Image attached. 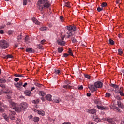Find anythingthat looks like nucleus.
<instances>
[{
    "label": "nucleus",
    "mask_w": 124,
    "mask_h": 124,
    "mask_svg": "<svg viewBox=\"0 0 124 124\" xmlns=\"http://www.w3.org/2000/svg\"><path fill=\"white\" fill-rule=\"evenodd\" d=\"M38 6L40 11H43L51 6V3L48 0H39L38 1Z\"/></svg>",
    "instance_id": "obj_1"
},
{
    "label": "nucleus",
    "mask_w": 124,
    "mask_h": 124,
    "mask_svg": "<svg viewBox=\"0 0 124 124\" xmlns=\"http://www.w3.org/2000/svg\"><path fill=\"white\" fill-rule=\"evenodd\" d=\"M10 106L11 109H13L15 111H16V112H21V108H19V107H17L18 106V104L14 103V102H11L10 103Z\"/></svg>",
    "instance_id": "obj_2"
},
{
    "label": "nucleus",
    "mask_w": 124,
    "mask_h": 124,
    "mask_svg": "<svg viewBox=\"0 0 124 124\" xmlns=\"http://www.w3.org/2000/svg\"><path fill=\"white\" fill-rule=\"evenodd\" d=\"M0 46L2 49H6L8 48L9 44L4 40H2L0 41Z\"/></svg>",
    "instance_id": "obj_3"
},
{
    "label": "nucleus",
    "mask_w": 124,
    "mask_h": 124,
    "mask_svg": "<svg viewBox=\"0 0 124 124\" xmlns=\"http://www.w3.org/2000/svg\"><path fill=\"white\" fill-rule=\"evenodd\" d=\"M15 115H16V112L13 110H10L9 113V119L12 120H15Z\"/></svg>",
    "instance_id": "obj_4"
},
{
    "label": "nucleus",
    "mask_w": 124,
    "mask_h": 124,
    "mask_svg": "<svg viewBox=\"0 0 124 124\" xmlns=\"http://www.w3.org/2000/svg\"><path fill=\"white\" fill-rule=\"evenodd\" d=\"M27 107H28V104H27V103H22L20 104V107L19 108L20 109V112H21V111L22 110L24 111V110H26Z\"/></svg>",
    "instance_id": "obj_5"
},
{
    "label": "nucleus",
    "mask_w": 124,
    "mask_h": 124,
    "mask_svg": "<svg viewBox=\"0 0 124 124\" xmlns=\"http://www.w3.org/2000/svg\"><path fill=\"white\" fill-rule=\"evenodd\" d=\"M88 88L91 91V92H95L97 91L96 87L93 84H89L88 85Z\"/></svg>",
    "instance_id": "obj_6"
},
{
    "label": "nucleus",
    "mask_w": 124,
    "mask_h": 124,
    "mask_svg": "<svg viewBox=\"0 0 124 124\" xmlns=\"http://www.w3.org/2000/svg\"><path fill=\"white\" fill-rule=\"evenodd\" d=\"M95 87L96 88V90L97 88L100 89L103 86V83L101 81H97L94 83Z\"/></svg>",
    "instance_id": "obj_7"
},
{
    "label": "nucleus",
    "mask_w": 124,
    "mask_h": 124,
    "mask_svg": "<svg viewBox=\"0 0 124 124\" xmlns=\"http://www.w3.org/2000/svg\"><path fill=\"white\" fill-rule=\"evenodd\" d=\"M66 29H67L68 31H76V27L74 25L67 26L66 27Z\"/></svg>",
    "instance_id": "obj_8"
},
{
    "label": "nucleus",
    "mask_w": 124,
    "mask_h": 124,
    "mask_svg": "<svg viewBox=\"0 0 124 124\" xmlns=\"http://www.w3.org/2000/svg\"><path fill=\"white\" fill-rule=\"evenodd\" d=\"M61 40L62 41H58V44L61 46H64V44H65V42L63 41L64 40V37H61Z\"/></svg>",
    "instance_id": "obj_9"
},
{
    "label": "nucleus",
    "mask_w": 124,
    "mask_h": 124,
    "mask_svg": "<svg viewBox=\"0 0 124 124\" xmlns=\"http://www.w3.org/2000/svg\"><path fill=\"white\" fill-rule=\"evenodd\" d=\"M14 85L15 86V87H16L17 88L20 89H21V86H23V81L20 80L19 82H17V83H15Z\"/></svg>",
    "instance_id": "obj_10"
},
{
    "label": "nucleus",
    "mask_w": 124,
    "mask_h": 124,
    "mask_svg": "<svg viewBox=\"0 0 124 124\" xmlns=\"http://www.w3.org/2000/svg\"><path fill=\"white\" fill-rule=\"evenodd\" d=\"M96 109H91L90 110H88V113H89V114H96Z\"/></svg>",
    "instance_id": "obj_11"
},
{
    "label": "nucleus",
    "mask_w": 124,
    "mask_h": 124,
    "mask_svg": "<svg viewBox=\"0 0 124 124\" xmlns=\"http://www.w3.org/2000/svg\"><path fill=\"white\" fill-rule=\"evenodd\" d=\"M24 93L27 96H31V91L26 90L24 92Z\"/></svg>",
    "instance_id": "obj_12"
},
{
    "label": "nucleus",
    "mask_w": 124,
    "mask_h": 124,
    "mask_svg": "<svg viewBox=\"0 0 124 124\" xmlns=\"http://www.w3.org/2000/svg\"><path fill=\"white\" fill-rule=\"evenodd\" d=\"M26 52L28 53H34V49L31 48H27L26 49Z\"/></svg>",
    "instance_id": "obj_13"
},
{
    "label": "nucleus",
    "mask_w": 124,
    "mask_h": 124,
    "mask_svg": "<svg viewBox=\"0 0 124 124\" xmlns=\"http://www.w3.org/2000/svg\"><path fill=\"white\" fill-rule=\"evenodd\" d=\"M45 98L48 101H51V100H52V95L51 94L46 95Z\"/></svg>",
    "instance_id": "obj_14"
},
{
    "label": "nucleus",
    "mask_w": 124,
    "mask_h": 124,
    "mask_svg": "<svg viewBox=\"0 0 124 124\" xmlns=\"http://www.w3.org/2000/svg\"><path fill=\"white\" fill-rule=\"evenodd\" d=\"M37 112L39 115H41V116H44L45 115V112L44 111L41 110H37Z\"/></svg>",
    "instance_id": "obj_15"
},
{
    "label": "nucleus",
    "mask_w": 124,
    "mask_h": 124,
    "mask_svg": "<svg viewBox=\"0 0 124 124\" xmlns=\"http://www.w3.org/2000/svg\"><path fill=\"white\" fill-rule=\"evenodd\" d=\"M106 120L108 122V123H109V124H112V123H115V122H114V121H113V119L111 118H106Z\"/></svg>",
    "instance_id": "obj_16"
},
{
    "label": "nucleus",
    "mask_w": 124,
    "mask_h": 124,
    "mask_svg": "<svg viewBox=\"0 0 124 124\" xmlns=\"http://www.w3.org/2000/svg\"><path fill=\"white\" fill-rule=\"evenodd\" d=\"M97 108H98L100 110H106V108L104 107V106H103L97 105Z\"/></svg>",
    "instance_id": "obj_17"
},
{
    "label": "nucleus",
    "mask_w": 124,
    "mask_h": 124,
    "mask_svg": "<svg viewBox=\"0 0 124 124\" xmlns=\"http://www.w3.org/2000/svg\"><path fill=\"white\" fill-rule=\"evenodd\" d=\"M13 58V56L10 54H8L7 56L3 57L4 59H12Z\"/></svg>",
    "instance_id": "obj_18"
},
{
    "label": "nucleus",
    "mask_w": 124,
    "mask_h": 124,
    "mask_svg": "<svg viewBox=\"0 0 124 124\" xmlns=\"http://www.w3.org/2000/svg\"><path fill=\"white\" fill-rule=\"evenodd\" d=\"M39 94L41 96L43 97L46 94L45 93V92L44 91H39Z\"/></svg>",
    "instance_id": "obj_19"
},
{
    "label": "nucleus",
    "mask_w": 124,
    "mask_h": 124,
    "mask_svg": "<svg viewBox=\"0 0 124 124\" xmlns=\"http://www.w3.org/2000/svg\"><path fill=\"white\" fill-rule=\"evenodd\" d=\"M67 34H68L67 36V38H70V37H71V36H73V34H72V33H71L70 31L67 32Z\"/></svg>",
    "instance_id": "obj_20"
},
{
    "label": "nucleus",
    "mask_w": 124,
    "mask_h": 124,
    "mask_svg": "<svg viewBox=\"0 0 124 124\" xmlns=\"http://www.w3.org/2000/svg\"><path fill=\"white\" fill-rule=\"evenodd\" d=\"M25 42H26V43H29L30 42V37H29V36H26L25 37Z\"/></svg>",
    "instance_id": "obj_21"
},
{
    "label": "nucleus",
    "mask_w": 124,
    "mask_h": 124,
    "mask_svg": "<svg viewBox=\"0 0 124 124\" xmlns=\"http://www.w3.org/2000/svg\"><path fill=\"white\" fill-rule=\"evenodd\" d=\"M117 103L118 107H119L120 108H124V106L123 105V104H122V102L121 101H118Z\"/></svg>",
    "instance_id": "obj_22"
},
{
    "label": "nucleus",
    "mask_w": 124,
    "mask_h": 124,
    "mask_svg": "<svg viewBox=\"0 0 124 124\" xmlns=\"http://www.w3.org/2000/svg\"><path fill=\"white\" fill-rule=\"evenodd\" d=\"M33 22L37 25H40V22H39V21H38L35 18H33Z\"/></svg>",
    "instance_id": "obj_23"
},
{
    "label": "nucleus",
    "mask_w": 124,
    "mask_h": 124,
    "mask_svg": "<svg viewBox=\"0 0 124 124\" xmlns=\"http://www.w3.org/2000/svg\"><path fill=\"white\" fill-rule=\"evenodd\" d=\"M64 6H66V7H68V8H70V7H71L70 6V3L69 2H65Z\"/></svg>",
    "instance_id": "obj_24"
},
{
    "label": "nucleus",
    "mask_w": 124,
    "mask_h": 124,
    "mask_svg": "<svg viewBox=\"0 0 124 124\" xmlns=\"http://www.w3.org/2000/svg\"><path fill=\"white\" fill-rule=\"evenodd\" d=\"M110 86L112 87V88H114V89H118L119 88V86H118L117 84L111 83L110 84Z\"/></svg>",
    "instance_id": "obj_25"
},
{
    "label": "nucleus",
    "mask_w": 124,
    "mask_h": 124,
    "mask_svg": "<svg viewBox=\"0 0 124 124\" xmlns=\"http://www.w3.org/2000/svg\"><path fill=\"white\" fill-rule=\"evenodd\" d=\"M48 30V28L45 27H42L40 28V31H47Z\"/></svg>",
    "instance_id": "obj_26"
},
{
    "label": "nucleus",
    "mask_w": 124,
    "mask_h": 124,
    "mask_svg": "<svg viewBox=\"0 0 124 124\" xmlns=\"http://www.w3.org/2000/svg\"><path fill=\"white\" fill-rule=\"evenodd\" d=\"M37 48H38V49H40V50H43V46L41 44L37 45Z\"/></svg>",
    "instance_id": "obj_27"
},
{
    "label": "nucleus",
    "mask_w": 124,
    "mask_h": 124,
    "mask_svg": "<svg viewBox=\"0 0 124 124\" xmlns=\"http://www.w3.org/2000/svg\"><path fill=\"white\" fill-rule=\"evenodd\" d=\"M100 120V119H99V118H98L97 116L93 117V120L95 121V122H97V123H98V122H99Z\"/></svg>",
    "instance_id": "obj_28"
},
{
    "label": "nucleus",
    "mask_w": 124,
    "mask_h": 124,
    "mask_svg": "<svg viewBox=\"0 0 124 124\" xmlns=\"http://www.w3.org/2000/svg\"><path fill=\"white\" fill-rule=\"evenodd\" d=\"M33 121L35 122H37L39 121V118L38 117H34L33 118Z\"/></svg>",
    "instance_id": "obj_29"
},
{
    "label": "nucleus",
    "mask_w": 124,
    "mask_h": 124,
    "mask_svg": "<svg viewBox=\"0 0 124 124\" xmlns=\"http://www.w3.org/2000/svg\"><path fill=\"white\" fill-rule=\"evenodd\" d=\"M71 40L73 43H76V42H78V41L74 37L72 38Z\"/></svg>",
    "instance_id": "obj_30"
},
{
    "label": "nucleus",
    "mask_w": 124,
    "mask_h": 124,
    "mask_svg": "<svg viewBox=\"0 0 124 124\" xmlns=\"http://www.w3.org/2000/svg\"><path fill=\"white\" fill-rule=\"evenodd\" d=\"M0 107H4L5 109H6V105H4L3 103H1V102H0Z\"/></svg>",
    "instance_id": "obj_31"
},
{
    "label": "nucleus",
    "mask_w": 124,
    "mask_h": 124,
    "mask_svg": "<svg viewBox=\"0 0 124 124\" xmlns=\"http://www.w3.org/2000/svg\"><path fill=\"white\" fill-rule=\"evenodd\" d=\"M32 103H34V104H38V103H39V99L33 100Z\"/></svg>",
    "instance_id": "obj_32"
},
{
    "label": "nucleus",
    "mask_w": 124,
    "mask_h": 124,
    "mask_svg": "<svg viewBox=\"0 0 124 124\" xmlns=\"http://www.w3.org/2000/svg\"><path fill=\"white\" fill-rule=\"evenodd\" d=\"M3 117L4 118L5 120H6V121H7V122H8L9 118H8V117H7V115H6V114H4L3 115Z\"/></svg>",
    "instance_id": "obj_33"
},
{
    "label": "nucleus",
    "mask_w": 124,
    "mask_h": 124,
    "mask_svg": "<svg viewBox=\"0 0 124 124\" xmlns=\"http://www.w3.org/2000/svg\"><path fill=\"white\" fill-rule=\"evenodd\" d=\"M115 97L117 99V100H122V98H121V96L119 95H115Z\"/></svg>",
    "instance_id": "obj_34"
},
{
    "label": "nucleus",
    "mask_w": 124,
    "mask_h": 124,
    "mask_svg": "<svg viewBox=\"0 0 124 124\" xmlns=\"http://www.w3.org/2000/svg\"><path fill=\"white\" fill-rule=\"evenodd\" d=\"M106 6H107V3L106 2L102 3L101 7H102V8H103V7H106Z\"/></svg>",
    "instance_id": "obj_35"
},
{
    "label": "nucleus",
    "mask_w": 124,
    "mask_h": 124,
    "mask_svg": "<svg viewBox=\"0 0 124 124\" xmlns=\"http://www.w3.org/2000/svg\"><path fill=\"white\" fill-rule=\"evenodd\" d=\"M109 44H110V45H114V44H115V42H114L113 40L109 39Z\"/></svg>",
    "instance_id": "obj_36"
},
{
    "label": "nucleus",
    "mask_w": 124,
    "mask_h": 124,
    "mask_svg": "<svg viewBox=\"0 0 124 124\" xmlns=\"http://www.w3.org/2000/svg\"><path fill=\"white\" fill-rule=\"evenodd\" d=\"M63 88H64V89H70L71 86L70 85H64L63 86Z\"/></svg>",
    "instance_id": "obj_37"
},
{
    "label": "nucleus",
    "mask_w": 124,
    "mask_h": 124,
    "mask_svg": "<svg viewBox=\"0 0 124 124\" xmlns=\"http://www.w3.org/2000/svg\"><path fill=\"white\" fill-rule=\"evenodd\" d=\"M54 73H55V74H58L59 75H60V74H62V73H61V71L60 70H55Z\"/></svg>",
    "instance_id": "obj_38"
},
{
    "label": "nucleus",
    "mask_w": 124,
    "mask_h": 124,
    "mask_svg": "<svg viewBox=\"0 0 124 124\" xmlns=\"http://www.w3.org/2000/svg\"><path fill=\"white\" fill-rule=\"evenodd\" d=\"M58 53H62V52H63V49H62V48L59 47L58 48Z\"/></svg>",
    "instance_id": "obj_39"
},
{
    "label": "nucleus",
    "mask_w": 124,
    "mask_h": 124,
    "mask_svg": "<svg viewBox=\"0 0 124 124\" xmlns=\"http://www.w3.org/2000/svg\"><path fill=\"white\" fill-rule=\"evenodd\" d=\"M118 54L120 56H122V55L123 54V50H122V49H118Z\"/></svg>",
    "instance_id": "obj_40"
},
{
    "label": "nucleus",
    "mask_w": 124,
    "mask_h": 124,
    "mask_svg": "<svg viewBox=\"0 0 124 124\" xmlns=\"http://www.w3.org/2000/svg\"><path fill=\"white\" fill-rule=\"evenodd\" d=\"M0 83H2V84H4V83H6V80L4 79H0Z\"/></svg>",
    "instance_id": "obj_41"
},
{
    "label": "nucleus",
    "mask_w": 124,
    "mask_h": 124,
    "mask_svg": "<svg viewBox=\"0 0 124 124\" xmlns=\"http://www.w3.org/2000/svg\"><path fill=\"white\" fill-rule=\"evenodd\" d=\"M84 76H85V78L89 79V80H90V79H91V76H90V75H89L88 74H84Z\"/></svg>",
    "instance_id": "obj_42"
},
{
    "label": "nucleus",
    "mask_w": 124,
    "mask_h": 124,
    "mask_svg": "<svg viewBox=\"0 0 124 124\" xmlns=\"http://www.w3.org/2000/svg\"><path fill=\"white\" fill-rule=\"evenodd\" d=\"M68 53H69V55L73 57V53H72V51H71V49H69Z\"/></svg>",
    "instance_id": "obj_43"
},
{
    "label": "nucleus",
    "mask_w": 124,
    "mask_h": 124,
    "mask_svg": "<svg viewBox=\"0 0 124 124\" xmlns=\"http://www.w3.org/2000/svg\"><path fill=\"white\" fill-rule=\"evenodd\" d=\"M111 96V93H106V97H110Z\"/></svg>",
    "instance_id": "obj_44"
},
{
    "label": "nucleus",
    "mask_w": 124,
    "mask_h": 124,
    "mask_svg": "<svg viewBox=\"0 0 124 124\" xmlns=\"http://www.w3.org/2000/svg\"><path fill=\"white\" fill-rule=\"evenodd\" d=\"M97 10L98 12H100V11H102V10H103V8L99 7L97 8Z\"/></svg>",
    "instance_id": "obj_45"
},
{
    "label": "nucleus",
    "mask_w": 124,
    "mask_h": 124,
    "mask_svg": "<svg viewBox=\"0 0 124 124\" xmlns=\"http://www.w3.org/2000/svg\"><path fill=\"white\" fill-rule=\"evenodd\" d=\"M15 76H16V77H24L23 75L21 74H16L15 75Z\"/></svg>",
    "instance_id": "obj_46"
},
{
    "label": "nucleus",
    "mask_w": 124,
    "mask_h": 124,
    "mask_svg": "<svg viewBox=\"0 0 124 124\" xmlns=\"http://www.w3.org/2000/svg\"><path fill=\"white\" fill-rule=\"evenodd\" d=\"M23 38V36H22V35H19L18 37H17V40H18V41H20V40Z\"/></svg>",
    "instance_id": "obj_47"
},
{
    "label": "nucleus",
    "mask_w": 124,
    "mask_h": 124,
    "mask_svg": "<svg viewBox=\"0 0 124 124\" xmlns=\"http://www.w3.org/2000/svg\"><path fill=\"white\" fill-rule=\"evenodd\" d=\"M28 0H23V5H27V4H28Z\"/></svg>",
    "instance_id": "obj_48"
},
{
    "label": "nucleus",
    "mask_w": 124,
    "mask_h": 124,
    "mask_svg": "<svg viewBox=\"0 0 124 124\" xmlns=\"http://www.w3.org/2000/svg\"><path fill=\"white\" fill-rule=\"evenodd\" d=\"M35 86H36L37 87H38L39 88H40L41 87V84H40L37 82H35Z\"/></svg>",
    "instance_id": "obj_49"
},
{
    "label": "nucleus",
    "mask_w": 124,
    "mask_h": 124,
    "mask_svg": "<svg viewBox=\"0 0 124 124\" xmlns=\"http://www.w3.org/2000/svg\"><path fill=\"white\" fill-rule=\"evenodd\" d=\"M60 19L61 20V22H63V21H64L63 16H60Z\"/></svg>",
    "instance_id": "obj_50"
},
{
    "label": "nucleus",
    "mask_w": 124,
    "mask_h": 124,
    "mask_svg": "<svg viewBox=\"0 0 124 124\" xmlns=\"http://www.w3.org/2000/svg\"><path fill=\"white\" fill-rule=\"evenodd\" d=\"M8 33L9 35H11V34H12L13 33V31L10 30L8 31Z\"/></svg>",
    "instance_id": "obj_51"
},
{
    "label": "nucleus",
    "mask_w": 124,
    "mask_h": 124,
    "mask_svg": "<svg viewBox=\"0 0 124 124\" xmlns=\"http://www.w3.org/2000/svg\"><path fill=\"white\" fill-rule=\"evenodd\" d=\"M54 101L55 103H59L60 102V100L59 99H54Z\"/></svg>",
    "instance_id": "obj_52"
},
{
    "label": "nucleus",
    "mask_w": 124,
    "mask_h": 124,
    "mask_svg": "<svg viewBox=\"0 0 124 124\" xmlns=\"http://www.w3.org/2000/svg\"><path fill=\"white\" fill-rule=\"evenodd\" d=\"M0 112H4V109L1 107H0Z\"/></svg>",
    "instance_id": "obj_53"
},
{
    "label": "nucleus",
    "mask_w": 124,
    "mask_h": 124,
    "mask_svg": "<svg viewBox=\"0 0 124 124\" xmlns=\"http://www.w3.org/2000/svg\"><path fill=\"white\" fill-rule=\"evenodd\" d=\"M19 80H20V79H19V78H16L14 79V81L15 82H18L19 81Z\"/></svg>",
    "instance_id": "obj_54"
},
{
    "label": "nucleus",
    "mask_w": 124,
    "mask_h": 124,
    "mask_svg": "<svg viewBox=\"0 0 124 124\" xmlns=\"http://www.w3.org/2000/svg\"><path fill=\"white\" fill-rule=\"evenodd\" d=\"M120 94L121 96H124V93L122 91H120Z\"/></svg>",
    "instance_id": "obj_55"
},
{
    "label": "nucleus",
    "mask_w": 124,
    "mask_h": 124,
    "mask_svg": "<svg viewBox=\"0 0 124 124\" xmlns=\"http://www.w3.org/2000/svg\"><path fill=\"white\" fill-rule=\"evenodd\" d=\"M41 100L43 101V102H44L45 101V98H44V96H43L41 98Z\"/></svg>",
    "instance_id": "obj_56"
},
{
    "label": "nucleus",
    "mask_w": 124,
    "mask_h": 124,
    "mask_svg": "<svg viewBox=\"0 0 124 124\" xmlns=\"http://www.w3.org/2000/svg\"><path fill=\"white\" fill-rule=\"evenodd\" d=\"M27 86H28V83L25 82L24 85H23V87H24V88H26V87H27Z\"/></svg>",
    "instance_id": "obj_57"
},
{
    "label": "nucleus",
    "mask_w": 124,
    "mask_h": 124,
    "mask_svg": "<svg viewBox=\"0 0 124 124\" xmlns=\"http://www.w3.org/2000/svg\"><path fill=\"white\" fill-rule=\"evenodd\" d=\"M69 54H67V53H64L63 55V57H65V58H66L67 57H68Z\"/></svg>",
    "instance_id": "obj_58"
},
{
    "label": "nucleus",
    "mask_w": 124,
    "mask_h": 124,
    "mask_svg": "<svg viewBox=\"0 0 124 124\" xmlns=\"http://www.w3.org/2000/svg\"><path fill=\"white\" fill-rule=\"evenodd\" d=\"M4 33V31L2 30H0V33H1V34H3V33Z\"/></svg>",
    "instance_id": "obj_59"
},
{
    "label": "nucleus",
    "mask_w": 124,
    "mask_h": 124,
    "mask_svg": "<svg viewBox=\"0 0 124 124\" xmlns=\"http://www.w3.org/2000/svg\"><path fill=\"white\" fill-rule=\"evenodd\" d=\"M78 90H83V86H80L79 87H78Z\"/></svg>",
    "instance_id": "obj_60"
},
{
    "label": "nucleus",
    "mask_w": 124,
    "mask_h": 124,
    "mask_svg": "<svg viewBox=\"0 0 124 124\" xmlns=\"http://www.w3.org/2000/svg\"><path fill=\"white\" fill-rule=\"evenodd\" d=\"M45 40H42L41 41V44H44V43L45 42Z\"/></svg>",
    "instance_id": "obj_61"
},
{
    "label": "nucleus",
    "mask_w": 124,
    "mask_h": 124,
    "mask_svg": "<svg viewBox=\"0 0 124 124\" xmlns=\"http://www.w3.org/2000/svg\"><path fill=\"white\" fill-rule=\"evenodd\" d=\"M115 109H116L117 110V111H118V112H120V109L119 108L116 107Z\"/></svg>",
    "instance_id": "obj_62"
},
{
    "label": "nucleus",
    "mask_w": 124,
    "mask_h": 124,
    "mask_svg": "<svg viewBox=\"0 0 124 124\" xmlns=\"http://www.w3.org/2000/svg\"><path fill=\"white\" fill-rule=\"evenodd\" d=\"M115 93H120L121 91H120V90H119V91H115Z\"/></svg>",
    "instance_id": "obj_63"
},
{
    "label": "nucleus",
    "mask_w": 124,
    "mask_h": 124,
    "mask_svg": "<svg viewBox=\"0 0 124 124\" xmlns=\"http://www.w3.org/2000/svg\"><path fill=\"white\" fill-rule=\"evenodd\" d=\"M87 95L89 97L91 96V93H87Z\"/></svg>",
    "instance_id": "obj_64"
}]
</instances>
